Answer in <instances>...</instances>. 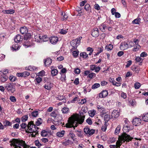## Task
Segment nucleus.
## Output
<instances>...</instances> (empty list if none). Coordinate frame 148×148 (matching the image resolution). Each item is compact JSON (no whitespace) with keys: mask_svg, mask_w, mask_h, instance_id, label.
Segmentation results:
<instances>
[{"mask_svg":"<svg viewBox=\"0 0 148 148\" xmlns=\"http://www.w3.org/2000/svg\"><path fill=\"white\" fill-rule=\"evenodd\" d=\"M49 39L47 37V35H41V37L40 38V41L45 42L48 40Z\"/></svg>","mask_w":148,"mask_h":148,"instance_id":"obj_24","label":"nucleus"},{"mask_svg":"<svg viewBox=\"0 0 148 148\" xmlns=\"http://www.w3.org/2000/svg\"><path fill=\"white\" fill-rule=\"evenodd\" d=\"M28 118L27 115H25L23 116L21 118V121L23 122H24L27 120Z\"/></svg>","mask_w":148,"mask_h":148,"instance_id":"obj_45","label":"nucleus"},{"mask_svg":"<svg viewBox=\"0 0 148 148\" xmlns=\"http://www.w3.org/2000/svg\"><path fill=\"white\" fill-rule=\"evenodd\" d=\"M58 72V71L56 69H52L51 71V74H57Z\"/></svg>","mask_w":148,"mask_h":148,"instance_id":"obj_64","label":"nucleus"},{"mask_svg":"<svg viewBox=\"0 0 148 148\" xmlns=\"http://www.w3.org/2000/svg\"><path fill=\"white\" fill-rule=\"evenodd\" d=\"M79 53V52L78 51H74L73 53V56L74 57L76 58L78 56Z\"/></svg>","mask_w":148,"mask_h":148,"instance_id":"obj_46","label":"nucleus"},{"mask_svg":"<svg viewBox=\"0 0 148 148\" xmlns=\"http://www.w3.org/2000/svg\"><path fill=\"white\" fill-rule=\"evenodd\" d=\"M119 115V112L116 110H113L111 113V116L112 118H116L118 117Z\"/></svg>","mask_w":148,"mask_h":148,"instance_id":"obj_14","label":"nucleus"},{"mask_svg":"<svg viewBox=\"0 0 148 148\" xmlns=\"http://www.w3.org/2000/svg\"><path fill=\"white\" fill-rule=\"evenodd\" d=\"M79 99V97H75V98L73 99L70 102L71 103H75V101H77Z\"/></svg>","mask_w":148,"mask_h":148,"instance_id":"obj_56","label":"nucleus"},{"mask_svg":"<svg viewBox=\"0 0 148 148\" xmlns=\"http://www.w3.org/2000/svg\"><path fill=\"white\" fill-rule=\"evenodd\" d=\"M140 48V46L139 45H135L132 49L134 51H138Z\"/></svg>","mask_w":148,"mask_h":148,"instance_id":"obj_29","label":"nucleus"},{"mask_svg":"<svg viewBox=\"0 0 148 148\" xmlns=\"http://www.w3.org/2000/svg\"><path fill=\"white\" fill-rule=\"evenodd\" d=\"M33 122L31 121L28 123L25 132L26 133H30L32 137H35L38 134V128L34 124Z\"/></svg>","mask_w":148,"mask_h":148,"instance_id":"obj_3","label":"nucleus"},{"mask_svg":"<svg viewBox=\"0 0 148 148\" xmlns=\"http://www.w3.org/2000/svg\"><path fill=\"white\" fill-rule=\"evenodd\" d=\"M11 73L10 72H9L8 71L7 69H4L3 71H0V73H3V74H7V73Z\"/></svg>","mask_w":148,"mask_h":148,"instance_id":"obj_50","label":"nucleus"},{"mask_svg":"<svg viewBox=\"0 0 148 148\" xmlns=\"http://www.w3.org/2000/svg\"><path fill=\"white\" fill-rule=\"evenodd\" d=\"M110 118V116L108 114H106L104 116V119L105 121H108Z\"/></svg>","mask_w":148,"mask_h":148,"instance_id":"obj_51","label":"nucleus"},{"mask_svg":"<svg viewBox=\"0 0 148 148\" xmlns=\"http://www.w3.org/2000/svg\"><path fill=\"white\" fill-rule=\"evenodd\" d=\"M86 122L89 125H91L92 122L90 118H88L86 120Z\"/></svg>","mask_w":148,"mask_h":148,"instance_id":"obj_57","label":"nucleus"},{"mask_svg":"<svg viewBox=\"0 0 148 148\" xmlns=\"http://www.w3.org/2000/svg\"><path fill=\"white\" fill-rule=\"evenodd\" d=\"M68 29L67 30H64L63 29H61L60 30V33L62 34H66L67 32Z\"/></svg>","mask_w":148,"mask_h":148,"instance_id":"obj_48","label":"nucleus"},{"mask_svg":"<svg viewBox=\"0 0 148 148\" xmlns=\"http://www.w3.org/2000/svg\"><path fill=\"white\" fill-rule=\"evenodd\" d=\"M100 86V85L99 83H95L92 86V88L93 89H96L99 88Z\"/></svg>","mask_w":148,"mask_h":148,"instance_id":"obj_41","label":"nucleus"},{"mask_svg":"<svg viewBox=\"0 0 148 148\" xmlns=\"http://www.w3.org/2000/svg\"><path fill=\"white\" fill-rule=\"evenodd\" d=\"M141 19L139 18H138L133 21L132 23L136 24H139L140 23Z\"/></svg>","mask_w":148,"mask_h":148,"instance_id":"obj_26","label":"nucleus"},{"mask_svg":"<svg viewBox=\"0 0 148 148\" xmlns=\"http://www.w3.org/2000/svg\"><path fill=\"white\" fill-rule=\"evenodd\" d=\"M36 80L37 83H39L42 81V79L40 77H38L36 78Z\"/></svg>","mask_w":148,"mask_h":148,"instance_id":"obj_61","label":"nucleus"},{"mask_svg":"<svg viewBox=\"0 0 148 148\" xmlns=\"http://www.w3.org/2000/svg\"><path fill=\"white\" fill-rule=\"evenodd\" d=\"M120 125H118L115 129V134H118L120 132Z\"/></svg>","mask_w":148,"mask_h":148,"instance_id":"obj_36","label":"nucleus"},{"mask_svg":"<svg viewBox=\"0 0 148 148\" xmlns=\"http://www.w3.org/2000/svg\"><path fill=\"white\" fill-rule=\"evenodd\" d=\"M2 12L5 14H12L14 13L15 12V10L13 9H10L9 10H3Z\"/></svg>","mask_w":148,"mask_h":148,"instance_id":"obj_17","label":"nucleus"},{"mask_svg":"<svg viewBox=\"0 0 148 148\" xmlns=\"http://www.w3.org/2000/svg\"><path fill=\"white\" fill-rule=\"evenodd\" d=\"M9 78L10 81L12 82L15 81L16 79V77L12 75H10Z\"/></svg>","mask_w":148,"mask_h":148,"instance_id":"obj_35","label":"nucleus"},{"mask_svg":"<svg viewBox=\"0 0 148 148\" xmlns=\"http://www.w3.org/2000/svg\"><path fill=\"white\" fill-rule=\"evenodd\" d=\"M141 122V119L139 118H135L133 120V125L136 126L140 125Z\"/></svg>","mask_w":148,"mask_h":148,"instance_id":"obj_9","label":"nucleus"},{"mask_svg":"<svg viewBox=\"0 0 148 148\" xmlns=\"http://www.w3.org/2000/svg\"><path fill=\"white\" fill-rule=\"evenodd\" d=\"M142 116L143 121L145 122H148V113L144 114Z\"/></svg>","mask_w":148,"mask_h":148,"instance_id":"obj_22","label":"nucleus"},{"mask_svg":"<svg viewBox=\"0 0 148 148\" xmlns=\"http://www.w3.org/2000/svg\"><path fill=\"white\" fill-rule=\"evenodd\" d=\"M44 65L45 66H49L52 63V60L48 58L46 60H44Z\"/></svg>","mask_w":148,"mask_h":148,"instance_id":"obj_15","label":"nucleus"},{"mask_svg":"<svg viewBox=\"0 0 148 148\" xmlns=\"http://www.w3.org/2000/svg\"><path fill=\"white\" fill-rule=\"evenodd\" d=\"M62 111L63 113L66 114L68 113L69 111V109L68 108L64 107L62 109Z\"/></svg>","mask_w":148,"mask_h":148,"instance_id":"obj_38","label":"nucleus"},{"mask_svg":"<svg viewBox=\"0 0 148 148\" xmlns=\"http://www.w3.org/2000/svg\"><path fill=\"white\" fill-rule=\"evenodd\" d=\"M65 133V132L64 130H62L57 133L56 135L59 137H63Z\"/></svg>","mask_w":148,"mask_h":148,"instance_id":"obj_21","label":"nucleus"},{"mask_svg":"<svg viewBox=\"0 0 148 148\" xmlns=\"http://www.w3.org/2000/svg\"><path fill=\"white\" fill-rule=\"evenodd\" d=\"M53 84L51 82H47L44 86V88L48 90H50L53 87Z\"/></svg>","mask_w":148,"mask_h":148,"instance_id":"obj_16","label":"nucleus"},{"mask_svg":"<svg viewBox=\"0 0 148 148\" xmlns=\"http://www.w3.org/2000/svg\"><path fill=\"white\" fill-rule=\"evenodd\" d=\"M74 72L76 74H79L80 72V70L79 69L77 68L75 69Z\"/></svg>","mask_w":148,"mask_h":148,"instance_id":"obj_54","label":"nucleus"},{"mask_svg":"<svg viewBox=\"0 0 148 148\" xmlns=\"http://www.w3.org/2000/svg\"><path fill=\"white\" fill-rule=\"evenodd\" d=\"M31 37V35L29 33H26L24 37V40H27L29 39Z\"/></svg>","mask_w":148,"mask_h":148,"instance_id":"obj_34","label":"nucleus"},{"mask_svg":"<svg viewBox=\"0 0 148 148\" xmlns=\"http://www.w3.org/2000/svg\"><path fill=\"white\" fill-rule=\"evenodd\" d=\"M4 126H10L12 125L11 123L8 120H6L3 122Z\"/></svg>","mask_w":148,"mask_h":148,"instance_id":"obj_40","label":"nucleus"},{"mask_svg":"<svg viewBox=\"0 0 148 148\" xmlns=\"http://www.w3.org/2000/svg\"><path fill=\"white\" fill-rule=\"evenodd\" d=\"M141 86L139 82H136L134 84L135 88L136 89H139Z\"/></svg>","mask_w":148,"mask_h":148,"instance_id":"obj_44","label":"nucleus"},{"mask_svg":"<svg viewBox=\"0 0 148 148\" xmlns=\"http://www.w3.org/2000/svg\"><path fill=\"white\" fill-rule=\"evenodd\" d=\"M10 143L11 146L14 148H31L23 140L13 139L10 141Z\"/></svg>","mask_w":148,"mask_h":148,"instance_id":"obj_2","label":"nucleus"},{"mask_svg":"<svg viewBox=\"0 0 148 148\" xmlns=\"http://www.w3.org/2000/svg\"><path fill=\"white\" fill-rule=\"evenodd\" d=\"M62 15L63 16L62 18V21L66 20L68 17L67 14H66L64 12H62Z\"/></svg>","mask_w":148,"mask_h":148,"instance_id":"obj_33","label":"nucleus"},{"mask_svg":"<svg viewBox=\"0 0 148 148\" xmlns=\"http://www.w3.org/2000/svg\"><path fill=\"white\" fill-rule=\"evenodd\" d=\"M5 89L10 92L13 93L15 90L14 86H13L12 84L10 83L6 84L5 85Z\"/></svg>","mask_w":148,"mask_h":148,"instance_id":"obj_6","label":"nucleus"},{"mask_svg":"<svg viewBox=\"0 0 148 148\" xmlns=\"http://www.w3.org/2000/svg\"><path fill=\"white\" fill-rule=\"evenodd\" d=\"M20 31L21 33L23 34H26L28 32V30L27 27L24 26L20 28Z\"/></svg>","mask_w":148,"mask_h":148,"instance_id":"obj_18","label":"nucleus"},{"mask_svg":"<svg viewBox=\"0 0 148 148\" xmlns=\"http://www.w3.org/2000/svg\"><path fill=\"white\" fill-rule=\"evenodd\" d=\"M103 47H101L98 48L97 49V52L95 54L94 56H98L99 53L102 52L103 51Z\"/></svg>","mask_w":148,"mask_h":148,"instance_id":"obj_28","label":"nucleus"},{"mask_svg":"<svg viewBox=\"0 0 148 148\" xmlns=\"http://www.w3.org/2000/svg\"><path fill=\"white\" fill-rule=\"evenodd\" d=\"M147 56V54L145 52H143L141 53L140 55V57H144Z\"/></svg>","mask_w":148,"mask_h":148,"instance_id":"obj_62","label":"nucleus"},{"mask_svg":"<svg viewBox=\"0 0 148 148\" xmlns=\"http://www.w3.org/2000/svg\"><path fill=\"white\" fill-rule=\"evenodd\" d=\"M10 99L13 102H15L16 101V99L15 97L14 96H11L10 97Z\"/></svg>","mask_w":148,"mask_h":148,"instance_id":"obj_49","label":"nucleus"},{"mask_svg":"<svg viewBox=\"0 0 148 148\" xmlns=\"http://www.w3.org/2000/svg\"><path fill=\"white\" fill-rule=\"evenodd\" d=\"M94 8L95 10H99L100 9V7L99 5L97 3L95 4L94 5Z\"/></svg>","mask_w":148,"mask_h":148,"instance_id":"obj_58","label":"nucleus"},{"mask_svg":"<svg viewBox=\"0 0 148 148\" xmlns=\"http://www.w3.org/2000/svg\"><path fill=\"white\" fill-rule=\"evenodd\" d=\"M99 35V30L97 28L93 29L92 30V36L95 37H98Z\"/></svg>","mask_w":148,"mask_h":148,"instance_id":"obj_8","label":"nucleus"},{"mask_svg":"<svg viewBox=\"0 0 148 148\" xmlns=\"http://www.w3.org/2000/svg\"><path fill=\"white\" fill-rule=\"evenodd\" d=\"M95 113L96 111L94 110H90L88 112L89 116L91 117H93L95 116Z\"/></svg>","mask_w":148,"mask_h":148,"instance_id":"obj_31","label":"nucleus"},{"mask_svg":"<svg viewBox=\"0 0 148 148\" xmlns=\"http://www.w3.org/2000/svg\"><path fill=\"white\" fill-rule=\"evenodd\" d=\"M82 38V37H80L75 40H72L71 42V45L73 48L76 49L79 45L80 43V40Z\"/></svg>","mask_w":148,"mask_h":148,"instance_id":"obj_5","label":"nucleus"},{"mask_svg":"<svg viewBox=\"0 0 148 148\" xmlns=\"http://www.w3.org/2000/svg\"><path fill=\"white\" fill-rule=\"evenodd\" d=\"M112 82L113 85H115L117 86H120L121 85V84L120 83L116 82H115L114 81H112Z\"/></svg>","mask_w":148,"mask_h":148,"instance_id":"obj_55","label":"nucleus"},{"mask_svg":"<svg viewBox=\"0 0 148 148\" xmlns=\"http://www.w3.org/2000/svg\"><path fill=\"white\" fill-rule=\"evenodd\" d=\"M32 115L34 117H36L38 114V112L37 111H34L31 113Z\"/></svg>","mask_w":148,"mask_h":148,"instance_id":"obj_37","label":"nucleus"},{"mask_svg":"<svg viewBox=\"0 0 148 148\" xmlns=\"http://www.w3.org/2000/svg\"><path fill=\"white\" fill-rule=\"evenodd\" d=\"M41 37V35L39 34H37L34 36V38L35 40V41L37 42H40V38Z\"/></svg>","mask_w":148,"mask_h":148,"instance_id":"obj_25","label":"nucleus"},{"mask_svg":"<svg viewBox=\"0 0 148 148\" xmlns=\"http://www.w3.org/2000/svg\"><path fill=\"white\" fill-rule=\"evenodd\" d=\"M86 101V99H81V100H79V101L78 102V103L81 104H83Z\"/></svg>","mask_w":148,"mask_h":148,"instance_id":"obj_53","label":"nucleus"},{"mask_svg":"<svg viewBox=\"0 0 148 148\" xmlns=\"http://www.w3.org/2000/svg\"><path fill=\"white\" fill-rule=\"evenodd\" d=\"M108 94V92L107 90H103L99 94V97L100 98L105 97Z\"/></svg>","mask_w":148,"mask_h":148,"instance_id":"obj_10","label":"nucleus"},{"mask_svg":"<svg viewBox=\"0 0 148 148\" xmlns=\"http://www.w3.org/2000/svg\"><path fill=\"white\" fill-rule=\"evenodd\" d=\"M106 25L103 24H102L99 26V27L100 30L103 32H104V31L106 29Z\"/></svg>","mask_w":148,"mask_h":148,"instance_id":"obj_32","label":"nucleus"},{"mask_svg":"<svg viewBox=\"0 0 148 148\" xmlns=\"http://www.w3.org/2000/svg\"><path fill=\"white\" fill-rule=\"evenodd\" d=\"M50 42L53 44H56L58 40V38L57 37L55 36L51 37L49 38Z\"/></svg>","mask_w":148,"mask_h":148,"instance_id":"obj_11","label":"nucleus"},{"mask_svg":"<svg viewBox=\"0 0 148 148\" xmlns=\"http://www.w3.org/2000/svg\"><path fill=\"white\" fill-rule=\"evenodd\" d=\"M48 134V132L45 130H43L41 132V135L43 137L46 136Z\"/></svg>","mask_w":148,"mask_h":148,"instance_id":"obj_42","label":"nucleus"},{"mask_svg":"<svg viewBox=\"0 0 148 148\" xmlns=\"http://www.w3.org/2000/svg\"><path fill=\"white\" fill-rule=\"evenodd\" d=\"M132 64V61L131 60L128 61L127 62V64L126 65L125 67L128 68Z\"/></svg>","mask_w":148,"mask_h":148,"instance_id":"obj_60","label":"nucleus"},{"mask_svg":"<svg viewBox=\"0 0 148 148\" xmlns=\"http://www.w3.org/2000/svg\"><path fill=\"white\" fill-rule=\"evenodd\" d=\"M80 56L81 57L85 58H86L88 57V54L84 52L80 53Z\"/></svg>","mask_w":148,"mask_h":148,"instance_id":"obj_39","label":"nucleus"},{"mask_svg":"<svg viewBox=\"0 0 148 148\" xmlns=\"http://www.w3.org/2000/svg\"><path fill=\"white\" fill-rule=\"evenodd\" d=\"M42 121L41 118H38L36 122V124L37 126H39L42 124Z\"/></svg>","mask_w":148,"mask_h":148,"instance_id":"obj_43","label":"nucleus"},{"mask_svg":"<svg viewBox=\"0 0 148 148\" xmlns=\"http://www.w3.org/2000/svg\"><path fill=\"white\" fill-rule=\"evenodd\" d=\"M85 117V115H73L69 118L68 123L66 124V127L71 128L77 127L78 124H81L84 121Z\"/></svg>","mask_w":148,"mask_h":148,"instance_id":"obj_1","label":"nucleus"},{"mask_svg":"<svg viewBox=\"0 0 148 148\" xmlns=\"http://www.w3.org/2000/svg\"><path fill=\"white\" fill-rule=\"evenodd\" d=\"M129 48L128 45L125 42L121 43L120 45V48L121 50H124Z\"/></svg>","mask_w":148,"mask_h":148,"instance_id":"obj_12","label":"nucleus"},{"mask_svg":"<svg viewBox=\"0 0 148 148\" xmlns=\"http://www.w3.org/2000/svg\"><path fill=\"white\" fill-rule=\"evenodd\" d=\"M84 9L88 13H90L92 12L91 7L88 4H87L84 6Z\"/></svg>","mask_w":148,"mask_h":148,"instance_id":"obj_20","label":"nucleus"},{"mask_svg":"<svg viewBox=\"0 0 148 148\" xmlns=\"http://www.w3.org/2000/svg\"><path fill=\"white\" fill-rule=\"evenodd\" d=\"M50 115L51 116L55 118L57 114L55 111H54L51 113Z\"/></svg>","mask_w":148,"mask_h":148,"instance_id":"obj_63","label":"nucleus"},{"mask_svg":"<svg viewBox=\"0 0 148 148\" xmlns=\"http://www.w3.org/2000/svg\"><path fill=\"white\" fill-rule=\"evenodd\" d=\"M23 39L22 36H21V35L19 34H18L14 38V40L15 42L16 43H18L20 41H21Z\"/></svg>","mask_w":148,"mask_h":148,"instance_id":"obj_13","label":"nucleus"},{"mask_svg":"<svg viewBox=\"0 0 148 148\" xmlns=\"http://www.w3.org/2000/svg\"><path fill=\"white\" fill-rule=\"evenodd\" d=\"M133 139V138L131 137L130 135L125 133H123L121 136L119 137L118 140L116 142V145L117 146V148H120L123 143H124L125 141L126 142H129Z\"/></svg>","mask_w":148,"mask_h":148,"instance_id":"obj_4","label":"nucleus"},{"mask_svg":"<svg viewBox=\"0 0 148 148\" xmlns=\"http://www.w3.org/2000/svg\"><path fill=\"white\" fill-rule=\"evenodd\" d=\"M8 78L6 75H1V82H4L6 81Z\"/></svg>","mask_w":148,"mask_h":148,"instance_id":"obj_23","label":"nucleus"},{"mask_svg":"<svg viewBox=\"0 0 148 148\" xmlns=\"http://www.w3.org/2000/svg\"><path fill=\"white\" fill-rule=\"evenodd\" d=\"M69 135L71 137V139L73 140H75V135L74 134L73 132H70L69 133Z\"/></svg>","mask_w":148,"mask_h":148,"instance_id":"obj_52","label":"nucleus"},{"mask_svg":"<svg viewBox=\"0 0 148 148\" xmlns=\"http://www.w3.org/2000/svg\"><path fill=\"white\" fill-rule=\"evenodd\" d=\"M12 50L13 51L18 50L20 48L18 44L13 45L12 47Z\"/></svg>","mask_w":148,"mask_h":148,"instance_id":"obj_27","label":"nucleus"},{"mask_svg":"<svg viewBox=\"0 0 148 148\" xmlns=\"http://www.w3.org/2000/svg\"><path fill=\"white\" fill-rule=\"evenodd\" d=\"M84 132L86 134L91 136L95 133V131L94 129L90 130L89 128L86 127L84 129Z\"/></svg>","mask_w":148,"mask_h":148,"instance_id":"obj_7","label":"nucleus"},{"mask_svg":"<svg viewBox=\"0 0 148 148\" xmlns=\"http://www.w3.org/2000/svg\"><path fill=\"white\" fill-rule=\"evenodd\" d=\"M20 126L21 128L26 129H27V125L25 123H23Z\"/></svg>","mask_w":148,"mask_h":148,"instance_id":"obj_47","label":"nucleus"},{"mask_svg":"<svg viewBox=\"0 0 148 148\" xmlns=\"http://www.w3.org/2000/svg\"><path fill=\"white\" fill-rule=\"evenodd\" d=\"M105 49L108 51H111L113 49V45L111 44L108 45L106 46Z\"/></svg>","mask_w":148,"mask_h":148,"instance_id":"obj_30","label":"nucleus"},{"mask_svg":"<svg viewBox=\"0 0 148 148\" xmlns=\"http://www.w3.org/2000/svg\"><path fill=\"white\" fill-rule=\"evenodd\" d=\"M134 42L132 41H130L129 42V48L132 47H134Z\"/></svg>","mask_w":148,"mask_h":148,"instance_id":"obj_59","label":"nucleus"},{"mask_svg":"<svg viewBox=\"0 0 148 148\" xmlns=\"http://www.w3.org/2000/svg\"><path fill=\"white\" fill-rule=\"evenodd\" d=\"M25 69L27 70H29L31 71H35L36 69V67L30 65L25 67Z\"/></svg>","mask_w":148,"mask_h":148,"instance_id":"obj_19","label":"nucleus"}]
</instances>
